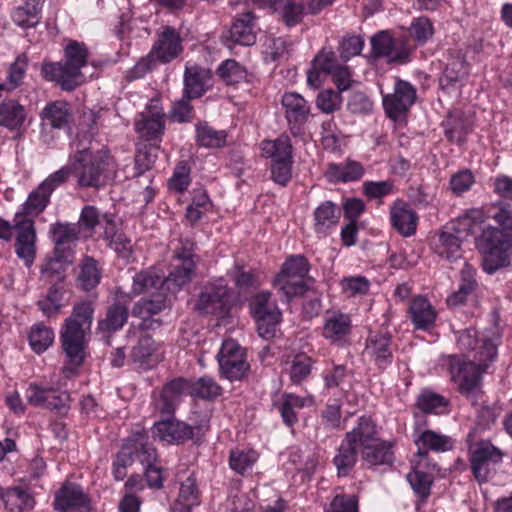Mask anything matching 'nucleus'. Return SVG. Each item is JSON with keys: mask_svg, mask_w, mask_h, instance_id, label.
Returning <instances> with one entry per match:
<instances>
[{"mask_svg": "<svg viewBox=\"0 0 512 512\" xmlns=\"http://www.w3.org/2000/svg\"><path fill=\"white\" fill-rule=\"evenodd\" d=\"M492 219L498 227H488L478 237L477 248L482 256V268L488 274L506 268L511 264L512 250V207L500 201L494 206Z\"/></svg>", "mask_w": 512, "mask_h": 512, "instance_id": "1", "label": "nucleus"}, {"mask_svg": "<svg viewBox=\"0 0 512 512\" xmlns=\"http://www.w3.org/2000/svg\"><path fill=\"white\" fill-rule=\"evenodd\" d=\"M496 356V345L492 341H487L472 358L465 355H449L447 357L451 380L457 384L458 391L472 402L481 393L482 374Z\"/></svg>", "mask_w": 512, "mask_h": 512, "instance_id": "2", "label": "nucleus"}, {"mask_svg": "<svg viewBox=\"0 0 512 512\" xmlns=\"http://www.w3.org/2000/svg\"><path fill=\"white\" fill-rule=\"evenodd\" d=\"M88 57L87 46L71 40L64 48V60L44 63L41 72L46 80L56 82L62 90L70 92L85 82L81 70L87 65Z\"/></svg>", "mask_w": 512, "mask_h": 512, "instance_id": "3", "label": "nucleus"}, {"mask_svg": "<svg viewBox=\"0 0 512 512\" xmlns=\"http://www.w3.org/2000/svg\"><path fill=\"white\" fill-rule=\"evenodd\" d=\"M111 159L107 150L83 147L74 155L72 172L77 183L83 188H100L111 179Z\"/></svg>", "mask_w": 512, "mask_h": 512, "instance_id": "4", "label": "nucleus"}, {"mask_svg": "<svg viewBox=\"0 0 512 512\" xmlns=\"http://www.w3.org/2000/svg\"><path fill=\"white\" fill-rule=\"evenodd\" d=\"M309 272V263L302 255L290 256L274 279V287L289 302L296 296L304 295L308 286L304 279Z\"/></svg>", "mask_w": 512, "mask_h": 512, "instance_id": "5", "label": "nucleus"}, {"mask_svg": "<svg viewBox=\"0 0 512 512\" xmlns=\"http://www.w3.org/2000/svg\"><path fill=\"white\" fill-rule=\"evenodd\" d=\"M208 421L187 424L174 417L154 423L151 431L154 438L171 445H181L189 440H199L208 430Z\"/></svg>", "mask_w": 512, "mask_h": 512, "instance_id": "6", "label": "nucleus"}, {"mask_svg": "<svg viewBox=\"0 0 512 512\" xmlns=\"http://www.w3.org/2000/svg\"><path fill=\"white\" fill-rule=\"evenodd\" d=\"M85 332L86 330L72 322H65L60 332L61 347L66 361L62 372L66 378L73 377L85 359Z\"/></svg>", "mask_w": 512, "mask_h": 512, "instance_id": "7", "label": "nucleus"}, {"mask_svg": "<svg viewBox=\"0 0 512 512\" xmlns=\"http://www.w3.org/2000/svg\"><path fill=\"white\" fill-rule=\"evenodd\" d=\"M251 314L256 322L260 337L265 340L272 339L277 332L281 321V312L276 303L271 300V293L260 292L253 296L249 302Z\"/></svg>", "mask_w": 512, "mask_h": 512, "instance_id": "8", "label": "nucleus"}, {"mask_svg": "<svg viewBox=\"0 0 512 512\" xmlns=\"http://www.w3.org/2000/svg\"><path fill=\"white\" fill-rule=\"evenodd\" d=\"M217 360L220 376L229 381H241L250 371L246 350L234 339L223 341Z\"/></svg>", "mask_w": 512, "mask_h": 512, "instance_id": "9", "label": "nucleus"}, {"mask_svg": "<svg viewBox=\"0 0 512 512\" xmlns=\"http://www.w3.org/2000/svg\"><path fill=\"white\" fill-rule=\"evenodd\" d=\"M503 453L489 441L477 443L470 449L472 474L481 484L486 483L495 473L496 465L502 461Z\"/></svg>", "mask_w": 512, "mask_h": 512, "instance_id": "10", "label": "nucleus"}, {"mask_svg": "<svg viewBox=\"0 0 512 512\" xmlns=\"http://www.w3.org/2000/svg\"><path fill=\"white\" fill-rule=\"evenodd\" d=\"M190 378L175 377L167 381L155 399L156 409L163 415L173 416L184 396H190Z\"/></svg>", "mask_w": 512, "mask_h": 512, "instance_id": "11", "label": "nucleus"}, {"mask_svg": "<svg viewBox=\"0 0 512 512\" xmlns=\"http://www.w3.org/2000/svg\"><path fill=\"white\" fill-rule=\"evenodd\" d=\"M416 96V89L409 82L397 80L393 93L383 96L386 115L394 121L401 119L414 104Z\"/></svg>", "mask_w": 512, "mask_h": 512, "instance_id": "12", "label": "nucleus"}, {"mask_svg": "<svg viewBox=\"0 0 512 512\" xmlns=\"http://www.w3.org/2000/svg\"><path fill=\"white\" fill-rule=\"evenodd\" d=\"M229 294L226 286L209 285L200 293L195 309L202 315L224 317L228 313Z\"/></svg>", "mask_w": 512, "mask_h": 512, "instance_id": "13", "label": "nucleus"}, {"mask_svg": "<svg viewBox=\"0 0 512 512\" xmlns=\"http://www.w3.org/2000/svg\"><path fill=\"white\" fill-rule=\"evenodd\" d=\"M14 226L17 231L15 243L16 253L19 258L24 259L27 264H30L33 262L36 253V232L34 221L20 213H16Z\"/></svg>", "mask_w": 512, "mask_h": 512, "instance_id": "14", "label": "nucleus"}, {"mask_svg": "<svg viewBox=\"0 0 512 512\" xmlns=\"http://www.w3.org/2000/svg\"><path fill=\"white\" fill-rule=\"evenodd\" d=\"M129 303V296L118 289L115 301L107 307L105 318L98 321L97 330L102 333H113L120 330L128 321Z\"/></svg>", "mask_w": 512, "mask_h": 512, "instance_id": "15", "label": "nucleus"}, {"mask_svg": "<svg viewBox=\"0 0 512 512\" xmlns=\"http://www.w3.org/2000/svg\"><path fill=\"white\" fill-rule=\"evenodd\" d=\"M167 296L164 291L153 294L151 298H141L132 308V315L140 318V328L143 330L159 327L161 322L152 319L166 308Z\"/></svg>", "mask_w": 512, "mask_h": 512, "instance_id": "16", "label": "nucleus"}, {"mask_svg": "<svg viewBox=\"0 0 512 512\" xmlns=\"http://www.w3.org/2000/svg\"><path fill=\"white\" fill-rule=\"evenodd\" d=\"M152 54L161 63H169L183 51L182 38L172 26L163 27L157 41L152 46Z\"/></svg>", "mask_w": 512, "mask_h": 512, "instance_id": "17", "label": "nucleus"}, {"mask_svg": "<svg viewBox=\"0 0 512 512\" xmlns=\"http://www.w3.org/2000/svg\"><path fill=\"white\" fill-rule=\"evenodd\" d=\"M392 337L389 333H376L367 338L364 353L381 370L393 362Z\"/></svg>", "mask_w": 512, "mask_h": 512, "instance_id": "18", "label": "nucleus"}, {"mask_svg": "<svg viewBox=\"0 0 512 512\" xmlns=\"http://www.w3.org/2000/svg\"><path fill=\"white\" fill-rule=\"evenodd\" d=\"M40 119L44 129L65 130L70 128L73 113L68 102L56 100L46 104L40 113Z\"/></svg>", "mask_w": 512, "mask_h": 512, "instance_id": "19", "label": "nucleus"}, {"mask_svg": "<svg viewBox=\"0 0 512 512\" xmlns=\"http://www.w3.org/2000/svg\"><path fill=\"white\" fill-rule=\"evenodd\" d=\"M50 234L54 243V252L61 253L62 258L74 257V246L80 234L77 224L57 222L51 226Z\"/></svg>", "mask_w": 512, "mask_h": 512, "instance_id": "20", "label": "nucleus"}, {"mask_svg": "<svg viewBox=\"0 0 512 512\" xmlns=\"http://www.w3.org/2000/svg\"><path fill=\"white\" fill-rule=\"evenodd\" d=\"M390 222L400 235L410 237L416 233L418 216L410 205L402 199H397L390 207Z\"/></svg>", "mask_w": 512, "mask_h": 512, "instance_id": "21", "label": "nucleus"}, {"mask_svg": "<svg viewBox=\"0 0 512 512\" xmlns=\"http://www.w3.org/2000/svg\"><path fill=\"white\" fill-rule=\"evenodd\" d=\"M372 53L375 57H384L388 63L404 64L409 52L405 48H396L394 39L386 31H380L371 38Z\"/></svg>", "mask_w": 512, "mask_h": 512, "instance_id": "22", "label": "nucleus"}, {"mask_svg": "<svg viewBox=\"0 0 512 512\" xmlns=\"http://www.w3.org/2000/svg\"><path fill=\"white\" fill-rule=\"evenodd\" d=\"M89 499L82 488L74 483L65 482L55 493L53 507L58 512L87 508Z\"/></svg>", "mask_w": 512, "mask_h": 512, "instance_id": "23", "label": "nucleus"}, {"mask_svg": "<svg viewBox=\"0 0 512 512\" xmlns=\"http://www.w3.org/2000/svg\"><path fill=\"white\" fill-rule=\"evenodd\" d=\"M256 42L255 17L251 12L239 15L234 22L227 36V45L239 44L252 46Z\"/></svg>", "mask_w": 512, "mask_h": 512, "instance_id": "24", "label": "nucleus"}, {"mask_svg": "<svg viewBox=\"0 0 512 512\" xmlns=\"http://www.w3.org/2000/svg\"><path fill=\"white\" fill-rule=\"evenodd\" d=\"M282 105L292 133L297 134L300 126L308 120L310 107L307 101L300 94L289 92L283 95Z\"/></svg>", "mask_w": 512, "mask_h": 512, "instance_id": "25", "label": "nucleus"}, {"mask_svg": "<svg viewBox=\"0 0 512 512\" xmlns=\"http://www.w3.org/2000/svg\"><path fill=\"white\" fill-rule=\"evenodd\" d=\"M345 438L350 440L359 449V452L380 439L374 421L368 416H361L357 425L345 434Z\"/></svg>", "mask_w": 512, "mask_h": 512, "instance_id": "26", "label": "nucleus"}, {"mask_svg": "<svg viewBox=\"0 0 512 512\" xmlns=\"http://www.w3.org/2000/svg\"><path fill=\"white\" fill-rule=\"evenodd\" d=\"M410 319L417 330L430 329L436 320L437 313L431 303L423 296L412 299L409 306Z\"/></svg>", "mask_w": 512, "mask_h": 512, "instance_id": "27", "label": "nucleus"}, {"mask_svg": "<svg viewBox=\"0 0 512 512\" xmlns=\"http://www.w3.org/2000/svg\"><path fill=\"white\" fill-rule=\"evenodd\" d=\"M78 268L77 286L85 292L95 289L102 277V268L99 262L92 256L86 255L80 260Z\"/></svg>", "mask_w": 512, "mask_h": 512, "instance_id": "28", "label": "nucleus"}, {"mask_svg": "<svg viewBox=\"0 0 512 512\" xmlns=\"http://www.w3.org/2000/svg\"><path fill=\"white\" fill-rule=\"evenodd\" d=\"M363 174V165L360 162L350 159L341 164L330 163L325 171V177L331 183L357 181Z\"/></svg>", "mask_w": 512, "mask_h": 512, "instance_id": "29", "label": "nucleus"}, {"mask_svg": "<svg viewBox=\"0 0 512 512\" xmlns=\"http://www.w3.org/2000/svg\"><path fill=\"white\" fill-rule=\"evenodd\" d=\"M60 255L53 251V256L42 263L40 272L44 283H64L67 267L73 263L74 257L62 258Z\"/></svg>", "mask_w": 512, "mask_h": 512, "instance_id": "30", "label": "nucleus"}, {"mask_svg": "<svg viewBox=\"0 0 512 512\" xmlns=\"http://www.w3.org/2000/svg\"><path fill=\"white\" fill-rule=\"evenodd\" d=\"M165 277L155 269H145L136 273L133 277L131 294L144 293L155 294L164 291Z\"/></svg>", "mask_w": 512, "mask_h": 512, "instance_id": "31", "label": "nucleus"}, {"mask_svg": "<svg viewBox=\"0 0 512 512\" xmlns=\"http://www.w3.org/2000/svg\"><path fill=\"white\" fill-rule=\"evenodd\" d=\"M135 128L141 139L159 145L165 129L163 114L157 112L152 116H142L136 121Z\"/></svg>", "mask_w": 512, "mask_h": 512, "instance_id": "32", "label": "nucleus"}, {"mask_svg": "<svg viewBox=\"0 0 512 512\" xmlns=\"http://www.w3.org/2000/svg\"><path fill=\"white\" fill-rule=\"evenodd\" d=\"M462 240L453 232L442 231L434 242L433 251L442 259L453 262L461 258Z\"/></svg>", "mask_w": 512, "mask_h": 512, "instance_id": "33", "label": "nucleus"}, {"mask_svg": "<svg viewBox=\"0 0 512 512\" xmlns=\"http://www.w3.org/2000/svg\"><path fill=\"white\" fill-rule=\"evenodd\" d=\"M0 500L10 512H23L34 506L33 498L20 487H0Z\"/></svg>", "mask_w": 512, "mask_h": 512, "instance_id": "34", "label": "nucleus"}, {"mask_svg": "<svg viewBox=\"0 0 512 512\" xmlns=\"http://www.w3.org/2000/svg\"><path fill=\"white\" fill-rule=\"evenodd\" d=\"M359 449L345 437L337 449L333 463L337 469L338 476H348L357 463Z\"/></svg>", "mask_w": 512, "mask_h": 512, "instance_id": "35", "label": "nucleus"}, {"mask_svg": "<svg viewBox=\"0 0 512 512\" xmlns=\"http://www.w3.org/2000/svg\"><path fill=\"white\" fill-rule=\"evenodd\" d=\"M469 65L466 62L465 55L461 50H456L450 54V58L440 79L442 86L460 81L468 75Z\"/></svg>", "mask_w": 512, "mask_h": 512, "instance_id": "36", "label": "nucleus"}, {"mask_svg": "<svg viewBox=\"0 0 512 512\" xmlns=\"http://www.w3.org/2000/svg\"><path fill=\"white\" fill-rule=\"evenodd\" d=\"M340 218V211L332 201L321 203L314 211V230L318 234H326L336 225Z\"/></svg>", "mask_w": 512, "mask_h": 512, "instance_id": "37", "label": "nucleus"}, {"mask_svg": "<svg viewBox=\"0 0 512 512\" xmlns=\"http://www.w3.org/2000/svg\"><path fill=\"white\" fill-rule=\"evenodd\" d=\"M292 149L290 138L284 134L275 140H264L261 143L263 155L272 161L293 160Z\"/></svg>", "mask_w": 512, "mask_h": 512, "instance_id": "38", "label": "nucleus"}, {"mask_svg": "<svg viewBox=\"0 0 512 512\" xmlns=\"http://www.w3.org/2000/svg\"><path fill=\"white\" fill-rule=\"evenodd\" d=\"M26 119L24 107L16 100H4L0 105V125L10 130L20 128Z\"/></svg>", "mask_w": 512, "mask_h": 512, "instance_id": "39", "label": "nucleus"}, {"mask_svg": "<svg viewBox=\"0 0 512 512\" xmlns=\"http://www.w3.org/2000/svg\"><path fill=\"white\" fill-rule=\"evenodd\" d=\"M209 80L208 72L197 67L186 68L184 75V95L188 99L202 96Z\"/></svg>", "mask_w": 512, "mask_h": 512, "instance_id": "40", "label": "nucleus"}, {"mask_svg": "<svg viewBox=\"0 0 512 512\" xmlns=\"http://www.w3.org/2000/svg\"><path fill=\"white\" fill-rule=\"evenodd\" d=\"M216 74L227 85H236L241 82H251L252 74H249L244 66L235 61L228 59L221 63L216 70Z\"/></svg>", "mask_w": 512, "mask_h": 512, "instance_id": "41", "label": "nucleus"}, {"mask_svg": "<svg viewBox=\"0 0 512 512\" xmlns=\"http://www.w3.org/2000/svg\"><path fill=\"white\" fill-rule=\"evenodd\" d=\"M160 146L157 144H144L139 146L137 154L135 155V164L133 172L130 175L131 178H140L146 172H149L157 157Z\"/></svg>", "mask_w": 512, "mask_h": 512, "instance_id": "42", "label": "nucleus"}, {"mask_svg": "<svg viewBox=\"0 0 512 512\" xmlns=\"http://www.w3.org/2000/svg\"><path fill=\"white\" fill-rule=\"evenodd\" d=\"M360 455L363 461L371 466L391 464L394 459L391 445L381 439L362 450Z\"/></svg>", "mask_w": 512, "mask_h": 512, "instance_id": "43", "label": "nucleus"}, {"mask_svg": "<svg viewBox=\"0 0 512 512\" xmlns=\"http://www.w3.org/2000/svg\"><path fill=\"white\" fill-rule=\"evenodd\" d=\"M311 402L312 399L309 397L303 398L295 394H284L279 405V412L283 422L289 427L293 426L298 422L297 410L302 409Z\"/></svg>", "mask_w": 512, "mask_h": 512, "instance_id": "44", "label": "nucleus"}, {"mask_svg": "<svg viewBox=\"0 0 512 512\" xmlns=\"http://www.w3.org/2000/svg\"><path fill=\"white\" fill-rule=\"evenodd\" d=\"M258 457V453L253 449H233L229 455V467L235 473L245 477L251 472Z\"/></svg>", "mask_w": 512, "mask_h": 512, "instance_id": "45", "label": "nucleus"}, {"mask_svg": "<svg viewBox=\"0 0 512 512\" xmlns=\"http://www.w3.org/2000/svg\"><path fill=\"white\" fill-rule=\"evenodd\" d=\"M130 439L135 459L139 460L144 466L156 463L157 451L148 443L145 432H136Z\"/></svg>", "mask_w": 512, "mask_h": 512, "instance_id": "46", "label": "nucleus"}, {"mask_svg": "<svg viewBox=\"0 0 512 512\" xmlns=\"http://www.w3.org/2000/svg\"><path fill=\"white\" fill-rule=\"evenodd\" d=\"M196 270V262H177L165 278L167 289H171V285L176 289H180L189 283Z\"/></svg>", "mask_w": 512, "mask_h": 512, "instance_id": "47", "label": "nucleus"}, {"mask_svg": "<svg viewBox=\"0 0 512 512\" xmlns=\"http://www.w3.org/2000/svg\"><path fill=\"white\" fill-rule=\"evenodd\" d=\"M192 388L190 396L204 400H214L222 393L221 386L211 377L203 376L197 380L190 379Z\"/></svg>", "mask_w": 512, "mask_h": 512, "instance_id": "48", "label": "nucleus"}, {"mask_svg": "<svg viewBox=\"0 0 512 512\" xmlns=\"http://www.w3.org/2000/svg\"><path fill=\"white\" fill-rule=\"evenodd\" d=\"M39 12L38 0H28L23 6L13 10L12 19L22 28L34 27L39 22Z\"/></svg>", "mask_w": 512, "mask_h": 512, "instance_id": "49", "label": "nucleus"}, {"mask_svg": "<svg viewBox=\"0 0 512 512\" xmlns=\"http://www.w3.org/2000/svg\"><path fill=\"white\" fill-rule=\"evenodd\" d=\"M51 194L45 189H41V184L38 185L28 195L27 200L22 206V211L19 212L21 215L27 217L29 215L37 216L42 213L50 202Z\"/></svg>", "mask_w": 512, "mask_h": 512, "instance_id": "50", "label": "nucleus"}, {"mask_svg": "<svg viewBox=\"0 0 512 512\" xmlns=\"http://www.w3.org/2000/svg\"><path fill=\"white\" fill-rule=\"evenodd\" d=\"M54 342V332L52 328L37 323L31 327L29 334V343L32 350L38 354L46 351Z\"/></svg>", "mask_w": 512, "mask_h": 512, "instance_id": "51", "label": "nucleus"}, {"mask_svg": "<svg viewBox=\"0 0 512 512\" xmlns=\"http://www.w3.org/2000/svg\"><path fill=\"white\" fill-rule=\"evenodd\" d=\"M196 140L200 146L219 148L225 145L226 133L213 129L207 123H199L196 125Z\"/></svg>", "mask_w": 512, "mask_h": 512, "instance_id": "52", "label": "nucleus"}, {"mask_svg": "<svg viewBox=\"0 0 512 512\" xmlns=\"http://www.w3.org/2000/svg\"><path fill=\"white\" fill-rule=\"evenodd\" d=\"M94 304L91 301H79L74 304L71 315L65 322H72L84 330H89L93 321Z\"/></svg>", "mask_w": 512, "mask_h": 512, "instance_id": "53", "label": "nucleus"}, {"mask_svg": "<svg viewBox=\"0 0 512 512\" xmlns=\"http://www.w3.org/2000/svg\"><path fill=\"white\" fill-rule=\"evenodd\" d=\"M349 330L350 320L346 315H333L327 318L325 322L323 336L335 342L348 334Z\"/></svg>", "mask_w": 512, "mask_h": 512, "instance_id": "54", "label": "nucleus"}, {"mask_svg": "<svg viewBox=\"0 0 512 512\" xmlns=\"http://www.w3.org/2000/svg\"><path fill=\"white\" fill-rule=\"evenodd\" d=\"M155 350L156 344L154 339L148 334H143L138 338L136 344L133 345L130 358L133 362L142 364L153 355Z\"/></svg>", "mask_w": 512, "mask_h": 512, "instance_id": "55", "label": "nucleus"}, {"mask_svg": "<svg viewBox=\"0 0 512 512\" xmlns=\"http://www.w3.org/2000/svg\"><path fill=\"white\" fill-rule=\"evenodd\" d=\"M416 443H421L423 448L436 452H445L452 447V441L448 436L437 434L432 430L422 432Z\"/></svg>", "mask_w": 512, "mask_h": 512, "instance_id": "56", "label": "nucleus"}, {"mask_svg": "<svg viewBox=\"0 0 512 512\" xmlns=\"http://www.w3.org/2000/svg\"><path fill=\"white\" fill-rule=\"evenodd\" d=\"M312 359L305 354L294 357L290 368V379L294 384H300L311 373Z\"/></svg>", "mask_w": 512, "mask_h": 512, "instance_id": "57", "label": "nucleus"}, {"mask_svg": "<svg viewBox=\"0 0 512 512\" xmlns=\"http://www.w3.org/2000/svg\"><path fill=\"white\" fill-rule=\"evenodd\" d=\"M418 408L424 413H442L447 406V401L444 397L431 393H422L417 400Z\"/></svg>", "mask_w": 512, "mask_h": 512, "instance_id": "58", "label": "nucleus"}, {"mask_svg": "<svg viewBox=\"0 0 512 512\" xmlns=\"http://www.w3.org/2000/svg\"><path fill=\"white\" fill-rule=\"evenodd\" d=\"M364 46V40L361 36L347 35L343 37L339 46L340 58L346 62L354 56L361 53Z\"/></svg>", "mask_w": 512, "mask_h": 512, "instance_id": "59", "label": "nucleus"}, {"mask_svg": "<svg viewBox=\"0 0 512 512\" xmlns=\"http://www.w3.org/2000/svg\"><path fill=\"white\" fill-rule=\"evenodd\" d=\"M341 92L327 89L321 91L316 100L317 107L324 113H332L340 108Z\"/></svg>", "mask_w": 512, "mask_h": 512, "instance_id": "60", "label": "nucleus"}, {"mask_svg": "<svg viewBox=\"0 0 512 512\" xmlns=\"http://www.w3.org/2000/svg\"><path fill=\"white\" fill-rule=\"evenodd\" d=\"M395 185L392 180L367 181L363 184V193L372 199H381L394 192Z\"/></svg>", "mask_w": 512, "mask_h": 512, "instance_id": "61", "label": "nucleus"}, {"mask_svg": "<svg viewBox=\"0 0 512 512\" xmlns=\"http://www.w3.org/2000/svg\"><path fill=\"white\" fill-rule=\"evenodd\" d=\"M273 11H282L285 23L288 26H293L300 21L303 7L295 0H284L283 3L276 4Z\"/></svg>", "mask_w": 512, "mask_h": 512, "instance_id": "62", "label": "nucleus"}, {"mask_svg": "<svg viewBox=\"0 0 512 512\" xmlns=\"http://www.w3.org/2000/svg\"><path fill=\"white\" fill-rule=\"evenodd\" d=\"M410 34L419 43L427 42L434 34L432 22L424 16L414 19L411 24Z\"/></svg>", "mask_w": 512, "mask_h": 512, "instance_id": "63", "label": "nucleus"}, {"mask_svg": "<svg viewBox=\"0 0 512 512\" xmlns=\"http://www.w3.org/2000/svg\"><path fill=\"white\" fill-rule=\"evenodd\" d=\"M325 512H358V501L355 496L336 495Z\"/></svg>", "mask_w": 512, "mask_h": 512, "instance_id": "64", "label": "nucleus"}]
</instances>
